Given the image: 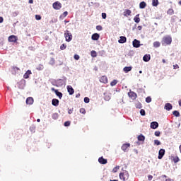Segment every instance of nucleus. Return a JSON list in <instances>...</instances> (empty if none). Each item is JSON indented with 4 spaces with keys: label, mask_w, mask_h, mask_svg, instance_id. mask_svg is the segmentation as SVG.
Wrapping results in <instances>:
<instances>
[{
    "label": "nucleus",
    "mask_w": 181,
    "mask_h": 181,
    "mask_svg": "<svg viewBox=\"0 0 181 181\" xmlns=\"http://www.w3.org/2000/svg\"><path fill=\"white\" fill-rule=\"evenodd\" d=\"M51 84L55 87H62L64 84V81L63 79H50Z\"/></svg>",
    "instance_id": "1"
},
{
    "label": "nucleus",
    "mask_w": 181,
    "mask_h": 181,
    "mask_svg": "<svg viewBox=\"0 0 181 181\" xmlns=\"http://www.w3.org/2000/svg\"><path fill=\"white\" fill-rule=\"evenodd\" d=\"M119 177L121 180L126 181L127 179H129V173L128 171L124 170V173H119Z\"/></svg>",
    "instance_id": "2"
},
{
    "label": "nucleus",
    "mask_w": 181,
    "mask_h": 181,
    "mask_svg": "<svg viewBox=\"0 0 181 181\" xmlns=\"http://www.w3.org/2000/svg\"><path fill=\"white\" fill-rule=\"evenodd\" d=\"M172 44V37L168 35L163 37L162 40V45H171Z\"/></svg>",
    "instance_id": "3"
},
{
    "label": "nucleus",
    "mask_w": 181,
    "mask_h": 181,
    "mask_svg": "<svg viewBox=\"0 0 181 181\" xmlns=\"http://www.w3.org/2000/svg\"><path fill=\"white\" fill-rule=\"evenodd\" d=\"M66 42H71L73 40V35L70 33L69 30H66V33H64Z\"/></svg>",
    "instance_id": "4"
},
{
    "label": "nucleus",
    "mask_w": 181,
    "mask_h": 181,
    "mask_svg": "<svg viewBox=\"0 0 181 181\" xmlns=\"http://www.w3.org/2000/svg\"><path fill=\"white\" fill-rule=\"evenodd\" d=\"M133 47H135L136 49H138L139 47H141V46H143L144 44H141V41L134 39L132 42Z\"/></svg>",
    "instance_id": "5"
},
{
    "label": "nucleus",
    "mask_w": 181,
    "mask_h": 181,
    "mask_svg": "<svg viewBox=\"0 0 181 181\" xmlns=\"http://www.w3.org/2000/svg\"><path fill=\"white\" fill-rule=\"evenodd\" d=\"M52 8H54L56 11H60V9H62V3L59 1H55L52 4Z\"/></svg>",
    "instance_id": "6"
},
{
    "label": "nucleus",
    "mask_w": 181,
    "mask_h": 181,
    "mask_svg": "<svg viewBox=\"0 0 181 181\" xmlns=\"http://www.w3.org/2000/svg\"><path fill=\"white\" fill-rule=\"evenodd\" d=\"M128 95L132 100H136L137 95L135 92L130 91L128 93Z\"/></svg>",
    "instance_id": "7"
},
{
    "label": "nucleus",
    "mask_w": 181,
    "mask_h": 181,
    "mask_svg": "<svg viewBox=\"0 0 181 181\" xmlns=\"http://www.w3.org/2000/svg\"><path fill=\"white\" fill-rule=\"evenodd\" d=\"M150 127L151 129H156L159 127V123L158 122H152Z\"/></svg>",
    "instance_id": "8"
},
{
    "label": "nucleus",
    "mask_w": 181,
    "mask_h": 181,
    "mask_svg": "<svg viewBox=\"0 0 181 181\" xmlns=\"http://www.w3.org/2000/svg\"><path fill=\"white\" fill-rule=\"evenodd\" d=\"M163 156H165V149L160 148L158 151V158L162 159V158H163Z\"/></svg>",
    "instance_id": "9"
},
{
    "label": "nucleus",
    "mask_w": 181,
    "mask_h": 181,
    "mask_svg": "<svg viewBox=\"0 0 181 181\" xmlns=\"http://www.w3.org/2000/svg\"><path fill=\"white\" fill-rule=\"evenodd\" d=\"M66 88L69 95H73V94H74V89L71 86H67Z\"/></svg>",
    "instance_id": "10"
},
{
    "label": "nucleus",
    "mask_w": 181,
    "mask_h": 181,
    "mask_svg": "<svg viewBox=\"0 0 181 181\" xmlns=\"http://www.w3.org/2000/svg\"><path fill=\"white\" fill-rule=\"evenodd\" d=\"M17 41H18V37H16V35H10L8 37V42H15Z\"/></svg>",
    "instance_id": "11"
},
{
    "label": "nucleus",
    "mask_w": 181,
    "mask_h": 181,
    "mask_svg": "<svg viewBox=\"0 0 181 181\" xmlns=\"http://www.w3.org/2000/svg\"><path fill=\"white\" fill-rule=\"evenodd\" d=\"M118 42L120 44L127 43V37L120 36L119 40H118Z\"/></svg>",
    "instance_id": "12"
},
{
    "label": "nucleus",
    "mask_w": 181,
    "mask_h": 181,
    "mask_svg": "<svg viewBox=\"0 0 181 181\" xmlns=\"http://www.w3.org/2000/svg\"><path fill=\"white\" fill-rule=\"evenodd\" d=\"M100 83H104V84H107V83H108V78H107V76H103L100 78Z\"/></svg>",
    "instance_id": "13"
},
{
    "label": "nucleus",
    "mask_w": 181,
    "mask_h": 181,
    "mask_svg": "<svg viewBox=\"0 0 181 181\" xmlns=\"http://www.w3.org/2000/svg\"><path fill=\"white\" fill-rule=\"evenodd\" d=\"M98 162L101 165H106L107 159L104 158L103 157H100V158H98Z\"/></svg>",
    "instance_id": "14"
},
{
    "label": "nucleus",
    "mask_w": 181,
    "mask_h": 181,
    "mask_svg": "<svg viewBox=\"0 0 181 181\" xmlns=\"http://www.w3.org/2000/svg\"><path fill=\"white\" fill-rule=\"evenodd\" d=\"M92 40H98L100 39V34L98 33H94L91 36Z\"/></svg>",
    "instance_id": "15"
},
{
    "label": "nucleus",
    "mask_w": 181,
    "mask_h": 181,
    "mask_svg": "<svg viewBox=\"0 0 181 181\" xmlns=\"http://www.w3.org/2000/svg\"><path fill=\"white\" fill-rule=\"evenodd\" d=\"M165 110H166L167 111H170V110H172V108H173V106H172V104L170 103H166L164 107Z\"/></svg>",
    "instance_id": "16"
},
{
    "label": "nucleus",
    "mask_w": 181,
    "mask_h": 181,
    "mask_svg": "<svg viewBox=\"0 0 181 181\" xmlns=\"http://www.w3.org/2000/svg\"><path fill=\"white\" fill-rule=\"evenodd\" d=\"M143 60L144 62H149V60H151V54H145L144 57H143Z\"/></svg>",
    "instance_id": "17"
},
{
    "label": "nucleus",
    "mask_w": 181,
    "mask_h": 181,
    "mask_svg": "<svg viewBox=\"0 0 181 181\" xmlns=\"http://www.w3.org/2000/svg\"><path fill=\"white\" fill-rule=\"evenodd\" d=\"M26 104H28V105H32V104H33V98L28 97L26 99Z\"/></svg>",
    "instance_id": "18"
},
{
    "label": "nucleus",
    "mask_w": 181,
    "mask_h": 181,
    "mask_svg": "<svg viewBox=\"0 0 181 181\" xmlns=\"http://www.w3.org/2000/svg\"><path fill=\"white\" fill-rule=\"evenodd\" d=\"M129 146H131L129 143L124 144L122 146V149L124 151V152H125V151H127Z\"/></svg>",
    "instance_id": "19"
},
{
    "label": "nucleus",
    "mask_w": 181,
    "mask_h": 181,
    "mask_svg": "<svg viewBox=\"0 0 181 181\" xmlns=\"http://www.w3.org/2000/svg\"><path fill=\"white\" fill-rule=\"evenodd\" d=\"M52 104L54 107H57L59 105V100L56 98L52 99Z\"/></svg>",
    "instance_id": "20"
},
{
    "label": "nucleus",
    "mask_w": 181,
    "mask_h": 181,
    "mask_svg": "<svg viewBox=\"0 0 181 181\" xmlns=\"http://www.w3.org/2000/svg\"><path fill=\"white\" fill-rule=\"evenodd\" d=\"M32 74V71L28 70L23 75V78H29V76Z\"/></svg>",
    "instance_id": "21"
},
{
    "label": "nucleus",
    "mask_w": 181,
    "mask_h": 181,
    "mask_svg": "<svg viewBox=\"0 0 181 181\" xmlns=\"http://www.w3.org/2000/svg\"><path fill=\"white\" fill-rule=\"evenodd\" d=\"M104 100L105 101H110V100H111V96L110 95V93H104Z\"/></svg>",
    "instance_id": "22"
},
{
    "label": "nucleus",
    "mask_w": 181,
    "mask_h": 181,
    "mask_svg": "<svg viewBox=\"0 0 181 181\" xmlns=\"http://www.w3.org/2000/svg\"><path fill=\"white\" fill-rule=\"evenodd\" d=\"M139 8L140 9H145V8H146V3L145 1L140 2Z\"/></svg>",
    "instance_id": "23"
},
{
    "label": "nucleus",
    "mask_w": 181,
    "mask_h": 181,
    "mask_svg": "<svg viewBox=\"0 0 181 181\" xmlns=\"http://www.w3.org/2000/svg\"><path fill=\"white\" fill-rule=\"evenodd\" d=\"M131 70H132V66H125L123 69V71H124V73H129V71H131Z\"/></svg>",
    "instance_id": "24"
},
{
    "label": "nucleus",
    "mask_w": 181,
    "mask_h": 181,
    "mask_svg": "<svg viewBox=\"0 0 181 181\" xmlns=\"http://www.w3.org/2000/svg\"><path fill=\"white\" fill-rule=\"evenodd\" d=\"M134 21L136 23H139L141 22V18H139V14H136L134 18Z\"/></svg>",
    "instance_id": "25"
},
{
    "label": "nucleus",
    "mask_w": 181,
    "mask_h": 181,
    "mask_svg": "<svg viewBox=\"0 0 181 181\" xmlns=\"http://www.w3.org/2000/svg\"><path fill=\"white\" fill-rule=\"evenodd\" d=\"M55 94L57 97H59L60 100L63 98V93H62V92H59V90H55Z\"/></svg>",
    "instance_id": "26"
},
{
    "label": "nucleus",
    "mask_w": 181,
    "mask_h": 181,
    "mask_svg": "<svg viewBox=\"0 0 181 181\" xmlns=\"http://www.w3.org/2000/svg\"><path fill=\"white\" fill-rule=\"evenodd\" d=\"M131 13H132L131 10L127 9L124 12V16H129L131 15Z\"/></svg>",
    "instance_id": "27"
},
{
    "label": "nucleus",
    "mask_w": 181,
    "mask_h": 181,
    "mask_svg": "<svg viewBox=\"0 0 181 181\" xmlns=\"http://www.w3.org/2000/svg\"><path fill=\"white\" fill-rule=\"evenodd\" d=\"M153 46L156 48L160 47V43L159 42V41H156L153 43Z\"/></svg>",
    "instance_id": "28"
},
{
    "label": "nucleus",
    "mask_w": 181,
    "mask_h": 181,
    "mask_svg": "<svg viewBox=\"0 0 181 181\" xmlns=\"http://www.w3.org/2000/svg\"><path fill=\"white\" fill-rule=\"evenodd\" d=\"M55 63H56V60H54V58L51 57L49 64H50L51 66H54Z\"/></svg>",
    "instance_id": "29"
},
{
    "label": "nucleus",
    "mask_w": 181,
    "mask_h": 181,
    "mask_svg": "<svg viewBox=\"0 0 181 181\" xmlns=\"http://www.w3.org/2000/svg\"><path fill=\"white\" fill-rule=\"evenodd\" d=\"M138 141H145V136L140 134L138 136Z\"/></svg>",
    "instance_id": "30"
},
{
    "label": "nucleus",
    "mask_w": 181,
    "mask_h": 181,
    "mask_svg": "<svg viewBox=\"0 0 181 181\" xmlns=\"http://www.w3.org/2000/svg\"><path fill=\"white\" fill-rule=\"evenodd\" d=\"M152 5H153V6H158V5H159V1L158 0H152Z\"/></svg>",
    "instance_id": "31"
},
{
    "label": "nucleus",
    "mask_w": 181,
    "mask_h": 181,
    "mask_svg": "<svg viewBox=\"0 0 181 181\" xmlns=\"http://www.w3.org/2000/svg\"><path fill=\"white\" fill-rule=\"evenodd\" d=\"M173 115L175 117H180V113L177 110H175L173 112Z\"/></svg>",
    "instance_id": "32"
},
{
    "label": "nucleus",
    "mask_w": 181,
    "mask_h": 181,
    "mask_svg": "<svg viewBox=\"0 0 181 181\" xmlns=\"http://www.w3.org/2000/svg\"><path fill=\"white\" fill-rule=\"evenodd\" d=\"M174 12L173 8H170L168 10L167 13L168 15H173Z\"/></svg>",
    "instance_id": "33"
},
{
    "label": "nucleus",
    "mask_w": 181,
    "mask_h": 181,
    "mask_svg": "<svg viewBox=\"0 0 181 181\" xmlns=\"http://www.w3.org/2000/svg\"><path fill=\"white\" fill-rule=\"evenodd\" d=\"M117 83H118V81L115 79L110 83V86L112 87H114V86H117Z\"/></svg>",
    "instance_id": "34"
},
{
    "label": "nucleus",
    "mask_w": 181,
    "mask_h": 181,
    "mask_svg": "<svg viewBox=\"0 0 181 181\" xmlns=\"http://www.w3.org/2000/svg\"><path fill=\"white\" fill-rule=\"evenodd\" d=\"M151 102H152V98H151V96H148L147 98H146V103L149 104V103H151Z\"/></svg>",
    "instance_id": "35"
},
{
    "label": "nucleus",
    "mask_w": 181,
    "mask_h": 181,
    "mask_svg": "<svg viewBox=\"0 0 181 181\" xmlns=\"http://www.w3.org/2000/svg\"><path fill=\"white\" fill-rule=\"evenodd\" d=\"M59 118V114L58 113H54L52 115V119H57Z\"/></svg>",
    "instance_id": "36"
},
{
    "label": "nucleus",
    "mask_w": 181,
    "mask_h": 181,
    "mask_svg": "<svg viewBox=\"0 0 181 181\" xmlns=\"http://www.w3.org/2000/svg\"><path fill=\"white\" fill-rule=\"evenodd\" d=\"M90 54L92 56V57H97V52L93 50L90 52Z\"/></svg>",
    "instance_id": "37"
},
{
    "label": "nucleus",
    "mask_w": 181,
    "mask_h": 181,
    "mask_svg": "<svg viewBox=\"0 0 181 181\" xmlns=\"http://www.w3.org/2000/svg\"><path fill=\"white\" fill-rule=\"evenodd\" d=\"M140 114H141V115L142 117H145V115H146V112H145V110L141 109V110H140Z\"/></svg>",
    "instance_id": "38"
},
{
    "label": "nucleus",
    "mask_w": 181,
    "mask_h": 181,
    "mask_svg": "<svg viewBox=\"0 0 181 181\" xmlns=\"http://www.w3.org/2000/svg\"><path fill=\"white\" fill-rule=\"evenodd\" d=\"M83 101L86 104H88V103H90V98L88 97H85Z\"/></svg>",
    "instance_id": "39"
},
{
    "label": "nucleus",
    "mask_w": 181,
    "mask_h": 181,
    "mask_svg": "<svg viewBox=\"0 0 181 181\" xmlns=\"http://www.w3.org/2000/svg\"><path fill=\"white\" fill-rule=\"evenodd\" d=\"M179 160H180V159H179V157L176 156V157L173 158L174 163H177V162H179Z\"/></svg>",
    "instance_id": "40"
},
{
    "label": "nucleus",
    "mask_w": 181,
    "mask_h": 181,
    "mask_svg": "<svg viewBox=\"0 0 181 181\" xmlns=\"http://www.w3.org/2000/svg\"><path fill=\"white\" fill-rule=\"evenodd\" d=\"M66 47H67V45H66V44H62V45L60 46L61 50H64V49H66Z\"/></svg>",
    "instance_id": "41"
},
{
    "label": "nucleus",
    "mask_w": 181,
    "mask_h": 181,
    "mask_svg": "<svg viewBox=\"0 0 181 181\" xmlns=\"http://www.w3.org/2000/svg\"><path fill=\"white\" fill-rule=\"evenodd\" d=\"M18 15H19V11H14L12 13V16H13L14 18L18 16Z\"/></svg>",
    "instance_id": "42"
},
{
    "label": "nucleus",
    "mask_w": 181,
    "mask_h": 181,
    "mask_svg": "<svg viewBox=\"0 0 181 181\" xmlns=\"http://www.w3.org/2000/svg\"><path fill=\"white\" fill-rule=\"evenodd\" d=\"M118 169H119V165H117V166L115 167V168H113V170H112V172H113L114 173H116V172H117V170H118Z\"/></svg>",
    "instance_id": "43"
},
{
    "label": "nucleus",
    "mask_w": 181,
    "mask_h": 181,
    "mask_svg": "<svg viewBox=\"0 0 181 181\" xmlns=\"http://www.w3.org/2000/svg\"><path fill=\"white\" fill-rule=\"evenodd\" d=\"M136 107L141 109L142 108V104L141 103H138L136 105Z\"/></svg>",
    "instance_id": "44"
},
{
    "label": "nucleus",
    "mask_w": 181,
    "mask_h": 181,
    "mask_svg": "<svg viewBox=\"0 0 181 181\" xmlns=\"http://www.w3.org/2000/svg\"><path fill=\"white\" fill-rule=\"evenodd\" d=\"M74 59L75 60H80V56H79L78 54H75V55L74 56Z\"/></svg>",
    "instance_id": "45"
},
{
    "label": "nucleus",
    "mask_w": 181,
    "mask_h": 181,
    "mask_svg": "<svg viewBox=\"0 0 181 181\" xmlns=\"http://www.w3.org/2000/svg\"><path fill=\"white\" fill-rule=\"evenodd\" d=\"M37 70H43V65L40 64L37 67Z\"/></svg>",
    "instance_id": "46"
},
{
    "label": "nucleus",
    "mask_w": 181,
    "mask_h": 181,
    "mask_svg": "<svg viewBox=\"0 0 181 181\" xmlns=\"http://www.w3.org/2000/svg\"><path fill=\"white\" fill-rule=\"evenodd\" d=\"M64 127H70V121H66L64 124Z\"/></svg>",
    "instance_id": "47"
},
{
    "label": "nucleus",
    "mask_w": 181,
    "mask_h": 181,
    "mask_svg": "<svg viewBox=\"0 0 181 181\" xmlns=\"http://www.w3.org/2000/svg\"><path fill=\"white\" fill-rule=\"evenodd\" d=\"M154 135L156 136H160V132H159V131L155 132Z\"/></svg>",
    "instance_id": "48"
},
{
    "label": "nucleus",
    "mask_w": 181,
    "mask_h": 181,
    "mask_svg": "<svg viewBox=\"0 0 181 181\" xmlns=\"http://www.w3.org/2000/svg\"><path fill=\"white\" fill-rule=\"evenodd\" d=\"M155 145L159 146L160 145V141L159 140H154Z\"/></svg>",
    "instance_id": "49"
},
{
    "label": "nucleus",
    "mask_w": 181,
    "mask_h": 181,
    "mask_svg": "<svg viewBox=\"0 0 181 181\" xmlns=\"http://www.w3.org/2000/svg\"><path fill=\"white\" fill-rule=\"evenodd\" d=\"M35 19L37 21H40V19H42V16H40V15H35Z\"/></svg>",
    "instance_id": "50"
},
{
    "label": "nucleus",
    "mask_w": 181,
    "mask_h": 181,
    "mask_svg": "<svg viewBox=\"0 0 181 181\" xmlns=\"http://www.w3.org/2000/svg\"><path fill=\"white\" fill-rule=\"evenodd\" d=\"M102 18L103 19H107V13H102Z\"/></svg>",
    "instance_id": "51"
},
{
    "label": "nucleus",
    "mask_w": 181,
    "mask_h": 181,
    "mask_svg": "<svg viewBox=\"0 0 181 181\" xmlns=\"http://www.w3.org/2000/svg\"><path fill=\"white\" fill-rule=\"evenodd\" d=\"M96 29L98 30H103V26H101V25H97L96 26Z\"/></svg>",
    "instance_id": "52"
},
{
    "label": "nucleus",
    "mask_w": 181,
    "mask_h": 181,
    "mask_svg": "<svg viewBox=\"0 0 181 181\" xmlns=\"http://www.w3.org/2000/svg\"><path fill=\"white\" fill-rule=\"evenodd\" d=\"M80 112L81 114H86V110L84 108H81L80 109Z\"/></svg>",
    "instance_id": "53"
},
{
    "label": "nucleus",
    "mask_w": 181,
    "mask_h": 181,
    "mask_svg": "<svg viewBox=\"0 0 181 181\" xmlns=\"http://www.w3.org/2000/svg\"><path fill=\"white\" fill-rule=\"evenodd\" d=\"M152 179H153V176H152L151 175H148V180L151 181V180H152Z\"/></svg>",
    "instance_id": "54"
},
{
    "label": "nucleus",
    "mask_w": 181,
    "mask_h": 181,
    "mask_svg": "<svg viewBox=\"0 0 181 181\" xmlns=\"http://www.w3.org/2000/svg\"><path fill=\"white\" fill-rule=\"evenodd\" d=\"M68 113L70 114H73V109H69L68 110Z\"/></svg>",
    "instance_id": "55"
},
{
    "label": "nucleus",
    "mask_w": 181,
    "mask_h": 181,
    "mask_svg": "<svg viewBox=\"0 0 181 181\" xmlns=\"http://www.w3.org/2000/svg\"><path fill=\"white\" fill-rule=\"evenodd\" d=\"M63 15H64V17H66V16H67V15H69V12L64 11V12L63 13Z\"/></svg>",
    "instance_id": "56"
},
{
    "label": "nucleus",
    "mask_w": 181,
    "mask_h": 181,
    "mask_svg": "<svg viewBox=\"0 0 181 181\" xmlns=\"http://www.w3.org/2000/svg\"><path fill=\"white\" fill-rule=\"evenodd\" d=\"M173 69H179V65L177 64L173 65Z\"/></svg>",
    "instance_id": "57"
},
{
    "label": "nucleus",
    "mask_w": 181,
    "mask_h": 181,
    "mask_svg": "<svg viewBox=\"0 0 181 181\" xmlns=\"http://www.w3.org/2000/svg\"><path fill=\"white\" fill-rule=\"evenodd\" d=\"M137 29H138L139 30H142V26H141V25H139V26L137 27Z\"/></svg>",
    "instance_id": "58"
},
{
    "label": "nucleus",
    "mask_w": 181,
    "mask_h": 181,
    "mask_svg": "<svg viewBox=\"0 0 181 181\" xmlns=\"http://www.w3.org/2000/svg\"><path fill=\"white\" fill-rule=\"evenodd\" d=\"M51 90H52V91H54V93H56V91H58V90H57V89H55L54 88H52Z\"/></svg>",
    "instance_id": "59"
},
{
    "label": "nucleus",
    "mask_w": 181,
    "mask_h": 181,
    "mask_svg": "<svg viewBox=\"0 0 181 181\" xmlns=\"http://www.w3.org/2000/svg\"><path fill=\"white\" fill-rule=\"evenodd\" d=\"M2 22H4V18L0 17V23H2Z\"/></svg>",
    "instance_id": "60"
},
{
    "label": "nucleus",
    "mask_w": 181,
    "mask_h": 181,
    "mask_svg": "<svg viewBox=\"0 0 181 181\" xmlns=\"http://www.w3.org/2000/svg\"><path fill=\"white\" fill-rule=\"evenodd\" d=\"M30 131H31L32 132H35V128H33V127H30Z\"/></svg>",
    "instance_id": "61"
},
{
    "label": "nucleus",
    "mask_w": 181,
    "mask_h": 181,
    "mask_svg": "<svg viewBox=\"0 0 181 181\" xmlns=\"http://www.w3.org/2000/svg\"><path fill=\"white\" fill-rule=\"evenodd\" d=\"M28 3H29V4H33V0H29V1H28Z\"/></svg>",
    "instance_id": "62"
},
{
    "label": "nucleus",
    "mask_w": 181,
    "mask_h": 181,
    "mask_svg": "<svg viewBox=\"0 0 181 181\" xmlns=\"http://www.w3.org/2000/svg\"><path fill=\"white\" fill-rule=\"evenodd\" d=\"M13 69H14V70H19V68H18L17 66H14V67H13Z\"/></svg>",
    "instance_id": "63"
},
{
    "label": "nucleus",
    "mask_w": 181,
    "mask_h": 181,
    "mask_svg": "<svg viewBox=\"0 0 181 181\" xmlns=\"http://www.w3.org/2000/svg\"><path fill=\"white\" fill-rule=\"evenodd\" d=\"M165 181H172V179L168 178V179L165 180Z\"/></svg>",
    "instance_id": "64"
}]
</instances>
